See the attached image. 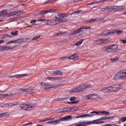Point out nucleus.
<instances>
[{
    "instance_id": "9b49d317",
    "label": "nucleus",
    "mask_w": 126,
    "mask_h": 126,
    "mask_svg": "<svg viewBox=\"0 0 126 126\" xmlns=\"http://www.w3.org/2000/svg\"><path fill=\"white\" fill-rule=\"evenodd\" d=\"M15 48V46H12V45H10L9 46H4L2 47V51H7L10 50V49H14Z\"/></svg>"
},
{
    "instance_id": "680f3d73",
    "label": "nucleus",
    "mask_w": 126,
    "mask_h": 126,
    "mask_svg": "<svg viewBox=\"0 0 126 126\" xmlns=\"http://www.w3.org/2000/svg\"><path fill=\"white\" fill-rule=\"evenodd\" d=\"M121 41L123 44H126V39H121Z\"/></svg>"
},
{
    "instance_id": "a211bd4d",
    "label": "nucleus",
    "mask_w": 126,
    "mask_h": 126,
    "mask_svg": "<svg viewBox=\"0 0 126 126\" xmlns=\"http://www.w3.org/2000/svg\"><path fill=\"white\" fill-rule=\"evenodd\" d=\"M94 96H95V99H98V94H90L89 95H87V97L88 99H92V97Z\"/></svg>"
},
{
    "instance_id": "e433bc0d",
    "label": "nucleus",
    "mask_w": 126,
    "mask_h": 126,
    "mask_svg": "<svg viewBox=\"0 0 126 126\" xmlns=\"http://www.w3.org/2000/svg\"><path fill=\"white\" fill-rule=\"evenodd\" d=\"M63 110V112H71V108H64Z\"/></svg>"
},
{
    "instance_id": "5fc2aeb1",
    "label": "nucleus",
    "mask_w": 126,
    "mask_h": 126,
    "mask_svg": "<svg viewBox=\"0 0 126 126\" xmlns=\"http://www.w3.org/2000/svg\"><path fill=\"white\" fill-rule=\"evenodd\" d=\"M60 123H61V120H60V119L55 120V124H56V125H59V124Z\"/></svg>"
},
{
    "instance_id": "8fccbe9b",
    "label": "nucleus",
    "mask_w": 126,
    "mask_h": 126,
    "mask_svg": "<svg viewBox=\"0 0 126 126\" xmlns=\"http://www.w3.org/2000/svg\"><path fill=\"white\" fill-rule=\"evenodd\" d=\"M2 13H3V16L6 15V14H7V10L4 9V10H2Z\"/></svg>"
},
{
    "instance_id": "bb28decb",
    "label": "nucleus",
    "mask_w": 126,
    "mask_h": 126,
    "mask_svg": "<svg viewBox=\"0 0 126 126\" xmlns=\"http://www.w3.org/2000/svg\"><path fill=\"white\" fill-rule=\"evenodd\" d=\"M78 109H80V106H75L71 108V112H75L77 111Z\"/></svg>"
},
{
    "instance_id": "cd10ccee",
    "label": "nucleus",
    "mask_w": 126,
    "mask_h": 126,
    "mask_svg": "<svg viewBox=\"0 0 126 126\" xmlns=\"http://www.w3.org/2000/svg\"><path fill=\"white\" fill-rule=\"evenodd\" d=\"M72 116L71 115H68V116H65V122L70 121V119H72Z\"/></svg>"
},
{
    "instance_id": "c03bdc74",
    "label": "nucleus",
    "mask_w": 126,
    "mask_h": 126,
    "mask_svg": "<svg viewBox=\"0 0 126 126\" xmlns=\"http://www.w3.org/2000/svg\"><path fill=\"white\" fill-rule=\"evenodd\" d=\"M8 105L9 107H12V106H16V102H12L10 103H8Z\"/></svg>"
},
{
    "instance_id": "69168bd1",
    "label": "nucleus",
    "mask_w": 126,
    "mask_h": 126,
    "mask_svg": "<svg viewBox=\"0 0 126 126\" xmlns=\"http://www.w3.org/2000/svg\"><path fill=\"white\" fill-rule=\"evenodd\" d=\"M65 59H68V57H63L61 58V60H62V61H63V60H65Z\"/></svg>"
},
{
    "instance_id": "ddd939ff",
    "label": "nucleus",
    "mask_w": 126,
    "mask_h": 126,
    "mask_svg": "<svg viewBox=\"0 0 126 126\" xmlns=\"http://www.w3.org/2000/svg\"><path fill=\"white\" fill-rule=\"evenodd\" d=\"M13 94L11 93H8L6 94H0V98H5L7 97H12Z\"/></svg>"
},
{
    "instance_id": "412c9836",
    "label": "nucleus",
    "mask_w": 126,
    "mask_h": 126,
    "mask_svg": "<svg viewBox=\"0 0 126 126\" xmlns=\"http://www.w3.org/2000/svg\"><path fill=\"white\" fill-rule=\"evenodd\" d=\"M111 46V47H112V51H113V52H117V50H118V48H119V46L116 44H114Z\"/></svg>"
},
{
    "instance_id": "423d86ee",
    "label": "nucleus",
    "mask_w": 126,
    "mask_h": 126,
    "mask_svg": "<svg viewBox=\"0 0 126 126\" xmlns=\"http://www.w3.org/2000/svg\"><path fill=\"white\" fill-rule=\"evenodd\" d=\"M102 51H104V52H106L107 53H111V52L113 51V46H111V45L105 46L102 48Z\"/></svg>"
},
{
    "instance_id": "a878e982",
    "label": "nucleus",
    "mask_w": 126,
    "mask_h": 126,
    "mask_svg": "<svg viewBox=\"0 0 126 126\" xmlns=\"http://www.w3.org/2000/svg\"><path fill=\"white\" fill-rule=\"evenodd\" d=\"M19 107L20 109H22V110H23V111H26V104H23L19 105Z\"/></svg>"
},
{
    "instance_id": "7ed1b4c3",
    "label": "nucleus",
    "mask_w": 126,
    "mask_h": 126,
    "mask_svg": "<svg viewBox=\"0 0 126 126\" xmlns=\"http://www.w3.org/2000/svg\"><path fill=\"white\" fill-rule=\"evenodd\" d=\"M115 78L116 79L119 78L122 79V80L126 79V72L124 70H121L118 73L115 74Z\"/></svg>"
},
{
    "instance_id": "f704fd0d",
    "label": "nucleus",
    "mask_w": 126,
    "mask_h": 126,
    "mask_svg": "<svg viewBox=\"0 0 126 126\" xmlns=\"http://www.w3.org/2000/svg\"><path fill=\"white\" fill-rule=\"evenodd\" d=\"M24 38H19V39L16 40L17 44H20V43H22L23 42Z\"/></svg>"
},
{
    "instance_id": "864d4df0",
    "label": "nucleus",
    "mask_w": 126,
    "mask_h": 126,
    "mask_svg": "<svg viewBox=\"0 0 126 126\" xmlns=\"http://www.w3.org/2000/svg\"><path fill=\"white\" fill-rule=\"evenodd\" d=\"M60 119V122H65V116L61 118Z\"/></svg>"
},
{
    "instance_id": "de8ad7c7",
    "label": "nucleus",
    "mask_w": 126,
    "mask_h": 126,
    "mask_svg": "<svg viewBox=\"0 0 126 126\" xmlns=\"http://www.w3.org/2000/svg\"><path fill=\"white\" fill-rule=\"evenodd\" d=\"M84 115L85 118H86L87 117H89V118H92V117H93V115L90 113L89 114H85Z\"/></svg>"
},
{
    "instance_id": "5701e85b",
    "label": "nucleus",
    "mask_w": 126,
    "mask_h": 126,
    "mask_svg": "<svg viewBox=\"0 0 126 126\" xmlns=\"http://www.w3.org/2000/svg\"><path fill=\"white\" fill-rule=\"evenodd\" d=\"M106 41H108L107 39L101 38L99 40H95V42L96 43H97V42H99L100 44H101L102 43H105V42H106Z\"/></svg>"
},
{
    "instance_id": "7c9ffc66",
    "label": "nucleus",
    "mask_w": 126,
    "mask_h": 126,
    "mask_svg": "<svg viewBox=\"0 0 126 126\" xmlns=\"http://www.w3.org/2000/svg\"><path fill=\"white\" fill-rule=\"evenodd\" d=\"M22 93H24V89L22 88L17 91V94H22Z\"/></svg>"
},
{
    "instance_id": "aec40b11",
    "label": "nucleus",
    "mask_w": 126,
    "mask_h": 126,
    "mask_svg": "<svg viewBox=\"0 0 126 126\" xmlns=\"http://www.w3.org/2000/svg\"><path fill=\"white\" fill-rule=\"evenodd\" d=\"M113 34V32H103L101 33L102 36H109V35H112Z\"/></svg>"
},
{
    "instance_id": "603ef678",
    "label": "nucleus",
    "mask_w": 126,
    "mask_h": 126,
    "mask_svg": "<svg viewBox=\"0 0 126 126\" xmlns=\"http://www.w3.org/2000/svg\"><path fill=\"white\" fill-rule=\"evenodd\" d=\"M118 60H120V58H117L115 59H111V61L112 62V63H114V62H117V61H118Z\"/></svg>"
},
{
    "instance_id": "c9c22d12",
    "label": "nucleus",
    "mask_w": 126,
    "mask_h": 126,
    "mask_svg": "<svg viewBox=\"0 0 126 126\" xmlns=\"http://www.w3.org/2000/svg\"><path fill=\"white\" fill-rule=\"evenodd\" d=\"M77 30L79 34V33H82V32H84V29H83V27H82L77 29Z\"/></svg>"
},
{
    "instance_id": "a18cd8bd",
    "label": "nucleus",
    "mask_w": 126,
    "mask_h": 126,
    "mask_svg": "<svg viewBox=\"0 0 126 126\" xmlns=\"http://www.w3.org/2000/svg\"><path fill=\"white\" fill-rule=\"evenodd\" d=\"M62 14H63V18L64 17H68V16H69V15H71V14H70V13H69V14L62 13Z\"/></svg>"
},
{
    "instance_id": "37998d69",
    "label": "nucleus",
    "mask_w": 126,
    "mask_h": 126,
    "mask_svg": "<svg viewBox=\"0 0 126 126\" xmlns=\"http://www.w3.org/2000/svg\"><path fill=\"white\" fill-rule=\"evenodd\" d=\"M13 15H16V11H14L10 13L8 16H13Z\"/></svg>"
},
{
    "instance_id": "338daca9",
    "label": "nucleus",
    "mask_w": 126,
    "mask_h": 126,
    "mask_svg": "<svg viewBox=\"0 0 126 126\" xmlns=\"http://www.w3.org/2000/svg\"><path fill=\"white\" fill-rule=\"evenodd\" d=\"M58 16H59L60 18H63V13H59Z\"/></svg>"
},
{
    "instance_id": "09e8293b",
    "label": "nucleus",
    "mask_w": 126,
    "mask_h": 126,
    "mask_svg": "<svg viewBox=\"0 0 126 126\" xmlns=\"http://www.w3.org/2000/svg\"><path fill=\"white\" fill-rule=\"evenodd\" d=\"M47 79L48 80H56V79H57V77H47Z\"/></svg>"
},
{
    "instance_id": "72a5a7b5",
    "label": "nucleus",
    "mask_w": 126,
    "mask_h": 126,
    "mask_svg": "<svg viewBox=\"0 0 126 126\" xmlns=\"http://www.w3.org/2000/svg\"><path fill=\"white\" fill-rule=\"evenodd\" d=\"M47 124H48V125H52V126H55L56 125L55 120L48 122Z\"/></svg>"
},
{
    "instance_id": "3c124183",
    "label": "nucleus",
    "mask_w": 126,
    "mask_h": 126,
    "mask_svg": "<svg viewBox=\"0 0 126 126\" xmlns=\"http://www.w3.org/2000/svg\"><path fill=\"white\" fill-rule=\"evenodd\" d=\"M39 38H40V35L35 36L32 38V41H36V40H38Z\"/></svg>"
},
{
    "instance_id": "4468645a",
    "label": "nucleus",
    "mask_w": 126,
    "mask_h": 126,
    "mask_svg": "<svg viewBox=\"0 0 126 126\" xmlns=\"http://www.w3.org/2000/svg\"><path fill=\"white\" fill-rule=\"evenodd\" d=\"M36 90V89L35 88H31L30 87L28 89H24V93H27L28 92H32V91H35Z\"/></svg>"
},
{
    "instance_id": "393cba45",
    "label": "nucleus",
    "mask_w": 126,
    "mask_h": 126,
    "mask_svg": "<svg viewBox=\"0 0 126 126\" xmlns=\"http://www.w3.org/2000/svg\"><path fill=\"white\" fill-rule=\"evenodd\" d=\"M2 38H3L4 39H7V38H13V36L5 34L2 35Z\"/></svg>"
},
{
    "instance_id": "052dcab7",
    "label": "nucleus",
    "mask_w": 126,
    "mask_h": 126,
    "mask_svg": "<svg viewBox=\"0 0 126 126\" xmlns=\"http://www.w3.org/2000/svg\"><path fill=\"white\" fill-rule=\"evenodd\" d=\"M74 100H76V97H71L70 98V101H74Z\"/></svg>"
},
{
    "instance_id": "f03ea898",
    "label": "nucleus",
    "mask_w": 126,
    "mask_h": 126,
    "mask_svg": "<svg viewBox=\"0 0 126 126\" xmlns=\"http://www.w3.org/2000/svg\"><path fill=\"white\" fill-rule=\"evenodd\" d=\"M104 120H108V117L104 116L101 117L100 119L93 120V121H89V122L91 123V125H100L101 124H104V121H104Z\"/></svg>"
},
{
    "instance_id": "58836bf2",
    "label": "nucleus",
    "mask_w": 126,
    "mask_h": 126,
    "mask_svg": "<svg viewBox=\"0 0 126 126\" xmlns=\"http://www.w3.org/2000/svg\"><path fill=\"white\" fill-rule=\"evenodd\" d=\"M63 108H61L59 109H57L56 110V113H63Z\"/></svg>"
},
{
    "instance_id": "ea45409f",
    "label": "nucleus",
    "mask_w": 126,
    "mask_h": 126,
    "mask_svg": "<svg viewBox=\"0 0 126 126\" xmlns=\"http://www.w3.org/2000/svg\"><path fill=\"white\" fill-rule=\"evenodd\" d=\"M24 12L23 11V10L17 11L16 14H19V15H22Z\"/></svg>"
},
{
    "instance_id": "9d476101",
    "label": "nucleus",
    "mask_w": 126,
    "mask_h": 126,
    "mask_svg": "<svg viewBox=\"0 0 126 126\" xmlns=\"http://www.w3.org/2000/svg\"><path fill=\"white\" fill-rule=\"evenodd\" d=\"M51 73L53 74V75H63V72L59 70L52 71Z\"/></svg>"
},
{
    "instance_id": "4d7b16f0",
    "label": "nucleus",
    "mask_w": 126,
    "mask_h": 126,
    "mask_svg": "<svg viewBox=\"0 0 126 126\" xmlns=\"http://www.w3.org/2000/svg\"><path fill=\"white\" fill-rule=\"evenodd\" d=\"M121 121H122L123 123L126 122V117H123L121 118Z\"/></svg>"
},
{
    "instance_id": "2f4dec72",
    "label": "nucleus",
    "mask_w": 126,
    "mask_h": 126,
    "mask_svg": "<svg viewBox=\"0 0 126 126\" xmlns=\"http://www.w3.org/2000/svg\"><path fill=\"white\" fill-rule=\"evenodd\" d=\"M106 1V0H100L99 1H95V4H102V3H104Z\"/></svg>"
},
{
    "instance_id": "6e6552de",
    "label": "nucleus",
    "mask_w": 126,
    "mask_h": 126,
    "mask_svg": "<svg viewBox=\"0 0 126 126\" xmlns=\"http://www.w3.org/2000/svg\"><path fill=\"white\" fill-rule=\"evenodd\" d=\"M37 104L36 103H33V104H31V105H28L26 104V111H31L32 109H33V107H36Z\"/></svg>"
},
{
    "instance_id": "f3484780",
    "label": "nucleus",
    "mask_w": 126,
    "mask_h": 126,
    "mask_svg": "<svg viewBox=\"0 0 126 126\" xmlns=\"http://www.w3.org/2000/svg\"><path fill=\"white\" fill-rule=\"evenodd\" d=\"M81 90H80V87L79 86L76 88L73 89L70 91V93H74V92H80Z\"/></svg>"
},
{
    "instance_id": "20e7f679",
    "label": "nucleus",
    "mask_w": 126,
    "mask_h": 126,
    "mask_svg": "<svg viewBox=\"0 0 126 126\" xmlns=\"http://www.w3.org/2000/svg\"><path fill=\"white\" fill-rule=\"evenodd\" d=\"M56 11V9H50L49 10H46L45 11L37 13L35 15L38 16L40 15V16H43L47 13H50V12H55Z\"/></svg>"
},
{
    "instance_id": "13d9d810",
    "label": "nucleus",
    "mask_w": 126,
    "mask_h": 126,
    "mask_svg": "<svg viewBox=\"0 0 126 126\" xmlns=\"http://www.w3.org/2000/svg\"><path fill=\"white\" fill-rule=\"evenodd\" d=\"M11 34L12 36H16V31H15V32H12Z\"/></svg>"
},
{
    "instance_id": "dca6fc26",
    "label": "nucleus",
    "mask_w": 126,
    "mask_h": 126,
    "mask_svg": "<svg viewBox=\"0 0 126 126\" xmlns=\"http://www.w3.org/2000/svg\"><path fill=\"white\" fill-rule=\"evenodd\" d=\"M106 11L107 12H112L113 10H114V6H109L108 7H105Z\"/></svg>"
},
{
    "instance_id": "79ce46f5",
    "label": "nucleus",
    "mask_w": 126,
    "mask_h": 126,
    "mask_svg": "<svg viewBox=\"0 0 126 126\" xmlns=\"http://www.w3.org/2000/svg\"><path fill=\"white\" fill-rule=\"evenodd\" d=\"M14 43H16V40H10L8 41V42L7 43V45H9V44H13Z\"/></svg>"
},
{
    "instance_id": "b1692460",
    "label": "nucleus",
    "mask_w": 126,
    "mask_h": 126,
    "mask_svg": "<svg viewBox=\"0 0 126 126\" xmlns=\"http://www.w3.org/2000/svg\"><path fill=\"white\" fill-rule=\"evenodd\" d=\"M82 42H83V39H80L79 41H77L74 43L75 46H80L82 44Z\"/></svg>"
},
{
    "instance_id": "39448f33",
    "label": "nucleus",
    "mask_w": 126,
    "mask_h": 126,
    "mask_svg": "<svg viewBox=\"0 0 126 126\" xmlns=\"http://www.w3.org/2000/svg\"><path fill=\"white\" fill-rule=\"evenodd\" d=\"M104 18L103 17H98L95 19H92L87 21V23H92L96 21H102Z\"/></svg>"
},
{
    "instance_id": "c756f323",
    "label": "nucleus",
    "mask_w": 126,
    "mask_h": 126,
    "mask_svg": "<svg viewBox=\"0 0 126 126\" xmlns=\"http://www.w3.org/2000/svg\"><path fill=\"white\" fill-rule=\"evenodd\" d=\"M81 12H82V10H81L79 11L72 12L70 13V14H71V15H72L73 14H76V15H78V14H79V13H81Z\"/></svg>"
},
{
    "instance_id": "0e129e2a",
    "label": "nucleus",
    "mask_w": 126,
    "mask_h": 126,
    "mask_svg": "<svg viewBox=\"0 0 126 126\" xmlns=\"http://www.w3.org/2000/svg\"><path fill=\"white\" fill-rule=\"evenodd\" d=\"M84 29H85L86 30H88V29H91V27H83Z\"/></svg>"
},
{
    "instance_id": "6e6d98bb",
    "label": "nucleus",
    "mask_w": 126,
    "mask_h": 126,
    "mask_svg": "<svg viewBox=\"0 0 126 126\" xmlns=\"http://www.w3.org/2000/svg\"><path fill=\"white\" fill-rule=\"evenodd\" d=\"M67 98H59L58 99L57 101H63V100H66Z\"/></svg>"
},
{
    "instance_id": "bf43d9fd",
    "label": "nucleus",
    "mask_w": 126,
    "mask_h": 126,
    "mask_svg": "<svg viewBox=\"0 0 126 126\" xmlns=\"http://www.w3.org/2000/svg\"><path fill=\"white\" fill-rule=\"evenodd\" d=\"M91 4H96V2L95 1L91 2L90 3L87 4V5H91Z\"/></svg>"
},
{
    "instance_id": "4be33fe9",
    "label": "nucleus",
    "mask_w": 126,
    "mask_h": 126,
    "mask_svg": "<svg viewBox=\"0 0 126 126\" xmlns=\"http://www.w3.org/2000/svg\"><path fill=\"white\" fill-rule=\"evenodd\" d=\"M28 76V74H17L16 78H21V77H25V76Z\"/></svg>"
},
{
    "instance_id": "c85d7f7f",
    "label": "nucleus",
    "mask_w": 126,
    "mask_h": 126,
    "mask_svg": "<svg viewBox=\"0 0 126 126\" xmlns=\"http://www.w3.org/2000/svg\"><path fill=\"white\" fill-rule=\"evenodd\" d=\"M104 114V115H110V112H107L105 110L99 111V114Z\"/></svg>"
},
{
    "instance_id": "774afa93",
    "label": "nucleus",
    "mask_w": 126,
    "mask_h": 126,
    "mask_svg": "<svg viewBox=\"0 0 126 126\" xmlns=\"http://www.w3.org/2000/svg\"><path fill=\"white\" fill-rule=\"evenodd\" d=\"M100 11H106V7L105 8H101Z\"/></svg>"
},
{
    "instance_id": "2eb2a0df",
    "label": "nucleus",
    "mask_w": 126,
    "mask_h": 126,
    "mask_svg": "<svg viewBox=\"0 0 126 126\" xmlns=\"http://www.w3.org/2000/svg\"><path fill=\"white\" fill-rule=\"evenodd\" d=\"M10 114L9 112H5L0 113V118H5L6 117H9Z\"/></svg>"
},
{
    "instance_id": "f257e3e1",
    "label": "nucleus",
    "mask_w": 126,
    "mask_h": 126,
    "mask_svg": "<svg viewBox=\"0 0 126 126\" xmlns=\"http://www.w3.org/2000/svg\"><path fill=\"white\" fill-rule=\"evenodd\" d=\"M120 89H121V85H115L104 87L100 91L103 93H111V92H119Z\"/></svg>"
},
{
    "instance_id": "4c0bfd02",
    "label": "nucleus",
    "mask_w": 126,
    "mask_h": 126,
    "mask_svg": "<svg viewBox=\"0 0 126 126\" xmlns=\"http://www.w3.org/2000/svg\"><path fill=\"white\" fill-rule=\"evenodd\" d=\"M64 33H65V32H58L57 33L55 34L54 36H60V35H62L63 34H64Z\"/></svg>"
},
{
    "instance_id": "473e14b6",
    "label": "nucleus",
    "mask_w": 126,
    "mask_h": 126,
    "mask_svg": "<svg viewBox=\"0 0 126 126\" xmlns=\"http://www.w3.org/2000/svg\"><path fill=\"white\" fill-rule=\"evenodd\" d=\"M76 34H79V32H78V30H77L76 31H75L73 32H71L70 34H69V36H72V35H76Z\"/></svg>"
},
{
    "instance_id": "1a4fd4ad",
    "label": "nucleus",
    "mask_w": 126,
    "mask_h": 126,
    "mask_svg": "<svg viewBox=\"0 0 126 126\" xmlns=\"http://www.w3.org/2000/svg\"><path fill=\"white\" fill-rule=\"evenodd\" d=\"M68 60H72L73 61H77L78 59H79V57L77 56L76 54H73L72 55H70L69 57H68Z\"/></svg>"
},
{
    "instance_id": "e2e57ef3",
    "label": "nucleus",
    "mask_w": 126,
    "mask_h": 126,
    "mask_svg": "<svg viewBox=\"0 0 126 126\" xmlns=\"http://www.w3.org/2000/svg\"><path fill=\"white\" fill-rule=\"evenodd\" d=\"M36 20H32L30 21V23H31V24L36 23Z\"/></svg>"
},
{
    "instance_id": "0eeeda50",
    "label": "nucleus",
    "mask_w": 126,
    "mask_h": 126,
    "mask_svg": "<svg viewBox=\"0 0 126 126\" xmlns=\"http://www.w3.org/2000/svg\"><path fill=\"white\" fill-rule=\"evenodd\" d=\"M91 85L90 84H85L84 85L80 86V89L81 91H84V90H86L88 88H91Z\"/></svg>"
},
{
    "instance_id": "a19ab883",
    "label": "nucleus",
    "mask_w": 126,
    "mask_h": 126,
    "mask_svg": "<svg viewBox=\"0 0 126 126\" xmlns=\"http://www.w3.org/2000/svg\"><path fill=\"white\" fill-rule=\"evenodd\" d=\"M90 114H92L93 116H94L95 114H100V111H92L90 112Z\"/></svg>"
},
{
    "instance_id": "f8f14e48",
    "label": "nucleus",
    "mask_w": 126,
    "mask_h": 126,
    "mask_svg": "<svg viewBox=\"0 0 126 126\" xmlns=\"http://www.w3.org/2000/svg\"><path fill=\"white\" fill-rule=\"evenodd\" d=\"M125 5L122 6H118L115 5L114 6V10L117 11V10H123V9H125Z\"/></svg>"
},
{
    "instance_id": "49530a36",
    "label": "nucleus",
    "mask_w": 126,
    "mask_h": 126,
    "mask_svg": "<svg viewBox=\"0 0 126 126\" xmlns=\"http://www.w3.org/2000/svg\"><path fill=\"white\" fill-rule=\"evenodd\" d=\"M77 103H78V101H72V102H67V104H77Z\"/></svg>"
},
{
    "instance_id": "6ab92c4d",
    "label": "nucleus",
    "mask_w": 126,
    "mask_h": 126,
    "mask_svg": "<svg viewBox=\"0 0 126 126\" xmlns=\"http://www.w3.org/2000/svg\"><path fill=\"white\" fill-rule=\"evenodd\" d=\"M114 33H117V35H121L122 33H124V31L122 30H115L112 31V34H114Z\"/></svg>"
}]
</instances>
